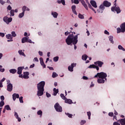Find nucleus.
<instances>
[{
    "instance_id": "30",
    "label": "nucleus",
    "mask_w": 125,
    "mask_h": 125,
    "mask_svg": "<svg viewBox=\"0 0 125 125\" xmlns=\"http://www.w3.org/2000/svg\"><path fill=\"white\" fill-rule=\"evenodd\" d=\"M4 109L6 110H7V111H11V108H10V106H9V105H6L4 107Z\"/></svg>"
},
{
    "instance_id": "10",
    "label": "nucleus",
    "mask_w": 125,
    "mask_h": 125,
    "mask_svg": "<svg viewBox=\"0 0 125 125\" xmlns=\"http://www.w3.org/2000/svg\"><path fill=\"white\" fill-rule=\"evenodd\" d=\"M13 89V85L12 83H9L7 85V90L8 91H9L10 92H11L12 91V90Z\"/></svg>"
},
{
    "instance_id": "53",
    "label": "nucleus",
    "mask_w": 125,
    "mask_h": 125,
    "mask_svg": "<svg viewBox=\"0 0 125 125\" xmlns=\"http://www.w3.org/2000/svg\"><path fill=\"white\" fill-rule=\"evenodd\" d=\"M104 34L105 35H107V36H109L110 35V33L107 30L104 31Z\"/></svg>"
},
{
    "instance_id": "55",
    "label": "nucleus",
    "mask_w": 125,
    "mask_h": 125,
    "mask_svg": "<svg viewBox=\"0 0 125 125\" xmlns=\"http://www.w3.org/2000/svg\"><path fill=\"white\" fill-rule=\"evenodd\" d=\"M0 3L3 5V4L5 3V2L3 1L2 0H0Z\"/></svg>"
},
{
    "instance_id": "2",
    "label": "nucleus",
    "mask_w": 125,
    "mask_h": 125,
    "mask_svg": "<svg viewBox=\"0 0 125 125\" xmlns=\"http://www.w3.org/2000/svg\"><path fill=\"white\" fill-rule=\"evenodd\" d=\"M44 85H45V82L42 81L37 84V95L38 96H42L43 95V92L44 91Z\"/></svg>"
},
{
    "instance_id": "52",
    "label": "nucleus",
    "mask_w": 125,
    "mask_h": 125,
    "mask_svg": "<svg viewBox=\"0 0 125 125\" xmlns=\"http://www.w3.org/2000/svg\"><path fill=\"white\" fill-rule=\"evenodd\" d=\"M74 3L75 4H79V3H80V2L79 1V0H74Z\"/></svg>"
},
{
    "instance_id": "23",
    "label": "nucleus",
    "mask_w": 125,
    "mask_h": 125,
    "mask_svg": "<svg viewBox=\"0 0 125 125\" xmlns=\"http://www.w3.org/2000/svg\"><path fill=\"white\" fill-rule=\"evenodd\" d=\"M118 122H119L121 125H125V119H122L119 120Z\"/></svg>"
},
{
    "instance_id": "39",
    "label": "nucleus",
    "mask_w": 125,
    "mask_h": 125,
    "mask_svg": "<svg viewBox=\"0 0 125 125\" xmlns=\"http://www.w3.org/2000/svg\"><path fill=\"white\" fill-rule=\"evenodd\" d=\"M96 64H90L89 66H88V68H89L90 69L91 68H93V69H95V67H96Z\"/></svg>"
},
{
    "instance_id": "20",
    "label": "nucleus",
    "mask_w": 125,
    "mask_h": 125,
    "mask_svg": "<svg viewBox=\"0 0 125 125\" xmlns=\"http://www.w3.org/2000/svg\"><path fill=\"white\" fill-rule=\"evenodd\" d=\"M29 37H23L22 39H21V42L22 43H25V42H28V38Z\"/></svg>"
},
{
    "instance_id": "32",
    "label": "nucleus",
    "mask_w": 125,
    "mask_h": 125,
    "mask_svg": "<svg viewBox=\"0 0 125 125\" xmlns=\"http://www.w3.org/2000/svg\"><path fill=\"white\" fill-rule=\"evenodd\" d=\"M87 59V56L86 55H83L82 56V60L84 61H86Z\"/></svg>"
},
{
    "instance_id": "26",
    "label": "nucleus",
    "mask_w": 125,
    "mask_h": 125,
    "mask_svg": "<svg viewBox=\"0 0 125 125\" xmlns=\"http://www.w3.org/2000/svg\"><path fill=\"white\" fill-rule=\"evenodd\" d=\"M57 3L59 4L62 3L63 5H65V0H57Z\"/></svg>"
},
{
    "instance_id": "51",
    "label": "nucleus",
    "mask_w": 125,
    "mask_h": 125,
    "mask_svg": "<svg viewBox=\"0 0 125 125\" xmlns=\"http://www.w3.org/2000/svg\"><path fill=\"white\" fill-rule=\"evenodd\" d=\"M71 32H68V31H66L64 33V35L65 36H68V35H71L70 34H71Z\"/></svg>"
},
{
    "instance_id": "17",
    "label": "nucleus",
    "mask_w": 125,
    "mask_h": 125,
    "mask_svg": "<svg viewBox=\"0 0 125 125\" xmlns=\"http://www.w3.org/2000/svg\"><path fill=\"white\" fill-rule=\"evenodd\" d=\"M12 96L14 101H15V100H16V98H19V94H18L14 93L13 94Z\"/></svg>"
},
{
    "instance_id": "8",
    "label": "nucleus",
    "mask_w": 125,
    "mask_h": 125,
    "mask_svg": "<svg viewBox=\"0 0 125 125\" xmlns=\"http://www.w3.org/2000/svg\"><path fill=\"white\" fill-rule=\"evenodd\" d=\"M116 11V12L118 14H119V13H121V8H119V6H117V4H115L114 7H111V11Z\"/></svg>"
},
{
    "instance_id": "64",
    "label": "nucleus",
    "mask_w": 125,
    "mask_h": 125,
    "mask_svg": "<svg viewBox=\"0 0 125 125\" xmlns=\"http://www.w3.org/2000/svg\"><path fill=\"white\" fill-rule=\"evenodd\" d=\"M4 71H5L4 68L0 69V72H1L2 73H3V72H4Z\"/></svg>"
},
{
    "instance_id": "49",
    "label": "nucleus",
    "mask_w": 125,
    "mask_h": 125,
    "mask_svg": "<svg viewBox=\"0 0 125 125\" xmlns=\"http://www.w3.org/2000/svg\"><path fill=\"white\" fill-rule=\"evenodd\" d=\"M108 116H109V117H114V113H113V112H109L108 113Z\"/></svg>"
},
{
    "instance_id": "1",
    "label": "nucleus",
    "mask_w": 125,
    "mask_h": 125,
    "mask_svg": "<svg viewBox=\"0 0 125 125\" xmlns=\"http://www.w3.org/2000/svg\"><path fill=\"white\" fill-rule=\"evenodd\" d=\"M78 36L79 34H77L74 36L73 32L70 35H69L66 39L65 40V42H66L68 45H71L72 43L74 45V49L76 50L77 49V45L76 44L78 43Z\"/></svg>"
},
{
    "instance_id": "6",
    "label": "nucleus",
    "mask_w": 125,
    "mask_h": 125,
    "mask_svg": "<svg viewBox=\"0 0 125 125\" xmlns=\"http://www.w3.org/2000/svg\"><path fill=\"white\" fill-rule=\"evenodd\" d=\"M54 108L56 111L57 112H59V113H61V112H62V106H61L59 103H57L55 104Z\"/></svg>"
},
{
    "instance_id": "3",
    "label": "nucleus",
    "mask_w": 125,
    "mask_h": 125,
    "mask_svg": "<svg viewBox=\"0 0 125 125\" xmlns=\"http://www.w3.org/2000/svg\"><path fill=\"white\" fill-rule=\"evenodd\" d=\"M105 7H109L111 6V3L107 0H105L103 2V4H101L99 6V9L97 10L98 13H103V11L105 9Z\"/></svg>"
},
{
    "instance_id": "19",
    "label": "nucleus",
    "mask_w": 125,
    "mask_h": 125,
    "mask_svg": "<svg viewBox=\"0 0 125 125\" xmlns=\"http://www.w3.org/2000/svg\"><path fill=\"white\" fill-rule=\"evenodd\" d=\"M23 70V68L21 66L19 67L18 68V72H17V74H18V75H21L22 74V70Z\"/></svg>"
},
{
    "instance_id": "44",
    "label": "nucleus",
    "mask_w": 125,
    "mask_h": 125,
    "mask_svg": "<svg viewBox=\"0 0 125 125\" xmlns=\"http://www.w3.org/2000/svg\"><path fill=\"white\" fill-rule=\"evenodd\" d=\"M65 114L68 117V118H72V117H73V115L69 113H65Z\"/></svg>"
},
{
    "instance_id": "28",
    "label": "nucleus",
    "mask_w": 125,
    "mask_h": 125,
    "mask_svg": "<svg viewBox=\"0 0 125 125\" xmlns=\"http://www.w3.org/2000/svg\"><path fill=\"white\" fill-rule=\"evenodd\" d=\"M6 39H7L8 40H12V36L11 35V34H8L6 35Z\"/></svg>"
},
{
    "instance_id": "18",
    "label": "nucleus",
    "mask_w": 125,
    "mask_h": 125,
    "mask_svg": "<svg viewBox=\"0 0 125 125\" xmlns=\"http://www.w3.org/2000/svg\"><path fill=\"white\" fill-rule=\"evenodd\" d=\"M71 8L73 13L75 14V15H78V13H77V11H76V5H72L71 7Z\"/></svg>"
},
{
    "instance_id": "43",
    "label": "nucleus",
    "mask_w": 125,
    "mask_h": 125,
    "mask_svg": "<svg viewBox=\"0 0 125 125\" xmlns=\"http://www.w3.org/2000/svg\"><path fill=\"white\" fill-rule=\"evenodd\" d=\"M4 105V102L3 101H1L0 102V107H3Z\"/></svg>"
},
{
    "instance_id": "27",
    "label": "nucleus",
    "mask_w": 125,
    "mask_h": 125,
    "mask_svg": "<svg viewBox=\"0 0 125 125\" xmlns=\"http://www.w3.org/2000/svg\"><path fill=\"white\" fill-rule=\"evenodd\" d=\"M10 73L11 74H15V73H17V70L15 69H11L9 70Z\"/></svg>"
},
{
    "instance_id": "14",
    "label": "nucleus",
    "mask_w": 125,
    "mask_h": 125,
    "mask_svg": "<svg viewBox=\"0 0 125 125\" xmlns=\"http://www.w3.org/2000/svg\"><path fill=\"white\" fill-rule=\"evenodd\" d=\"M105 81H106V80L103 78H99L97 80L98 83H105Z\"/></svg>"
},
{
    "instance_id": "7",
    "label": "nucleus",
    "mask_w": 125,
    "mask_h": 125,
    "mask_svg": "<svg viewBox=\"0 0 125 125\" xmlns=\"http://www.w3.org/2000/svg\"><path fill=\"white\" fill-rule=\"evenodd\" d=\"M3 21L6 24L8 25L12 21V18H8L7 16H5L3 18Z\"/></svg>"
},
{
    "instance_id": "33",
    "label": "nucleus",
    "mask_w": 125,
    "mask_h": 125,
    "mask_svg": "<svg viewBox=\"0 0 125 125\" xmlns=\"http://www.w3.org/2000/svg\"><path fill=\"white\" fill-rule=\"evenodd\" d=\"M25 14V12L24 11H22V12L21 13H20L19 15V18H22V17H23L24 16V14Z\"/></svg>"
},
{
    "instance_id": "57",
    "label": "nucleus",
    "mask_w": 125,
    "mask_h": 125,
    "mask_svg": "<svg viewBox=\"0 0 125 125\" xmlns=\"http://www.w3.org/2000/svg\"><path fill=\"white\" fill-rule=\"evenodd\" d=\"M12 8L11 7V6L10 5H8V7H7L8 10H11Z\"/></svg>"
},
{
    "instance_id": "48",
    "label": "nucleus",
    "mask_w": 125,
    "mask_h": 125,
    "mask_svg": "<svg viewBox=\"0 0 125 125\" xmlns=\"http://www.w3.org/2000/svg\"><path fill=\"white\" fill-rule=\"evenodd\" d=\"M11 34H12V37H16V34H15V32L12 31L11 32Z\"/></svg>"
},
{
    "instance_id": "11",
    "label": "nucleus",
    "mask_w": 125,
    "mask_h": 125,
    "mask_svg": "<svg viewBox=\"0 0 125 125\" xmlns=\"http://www.w3.org/2000/svg\"><path fill=\"white\" fill-rule=\"evenodd\" d=\"M85 1H86V3H87V4H88V6L89 8H90V9H92V10H93V11H94V13H96V11H95V10H94V8H93L92 7V6H91V4H90V3H89L88 0H85Z\"/></svg>"
},
{
    "instance_id": "54",
    "label": "nucleus",
    "mask_w": 125,
    "mask_h": 125,
    "mask_svg": "<svg viewBox=\"0 0 125 125\" xmlns=\"http://www.w3.org/2000/svg\"><path fill=\"white\" fill-rule=\"evenodd\" d=\"M5 35L3 33L0 32V37H2V38H3Z\"/></svg>"
},
{
    "instance_id": "45",
    "label": "nucleus",
    "mask_w": 125,
    "mask_h": 125,
    "mask_svg": "<svg viewBox=\"0 0 125 125\" xmlns=\"http://www.w3.org/2000/svg\"><path fill=\"white\" fill-rule=\"evenodd\" d=\"M19 100L20 103H24V101H23V97H20Z\"/></svg>"
},
{
    "instance_id": "22",
    "label": "nucleus",
    "mask_w": 125,
    "mask_h": 125,
    "mask_svg": "<svg viewBox=\"0 0 125 125\" xmlns=\"http://www.w3.org/2000/svg\"><path fill=\"white\" fill-rule=\"evenodd\" d=\"M65 103H67L68 104H73V101L71 99H65L64 101Z\"/></svg>"
},
{
    "instance_id": "42",
    "label": "nucleus",
    "mask_w": 125,
    "mask_h": 125,
    "mask_svg": "<svg viewBox=\"0 0 125 125\" xmlns=\"http://www.w3.org/2000/svg\"><path fill=\"white\" fill-rule=\"evenodd\" d=\"M87 114L88 117V119L90 120V116H91V112H90V111L87 112Z\"/></svg>"
},
{
    "instance_id": "34",
    "label": "nucleus",
    "mask_w": 125,
    "mask_h": 125,
    "mask_svg": "<svg viewBox=\"0 0 125 125\" xmlns=\"http://www.w3.org/2000/svg\"><path fill=\"white\" fill-rule=\"evenodd\" d=\"M118 49L120 50H123V51H125V49L121 45H118Z\"/></svg>"
},
{
    "instance_id": "15",
    "label": "nucleus",
    "mask_w": 125,
    "mask_h": 125,
    "mask_svg": "<svg viewBox=\"0 0 125 125\" xmlns=\"http://www.w3.org/2000/svg\"><path fill=\"white\" fill-rule=\"evenodd\" d=\"M40 60L42 66L43 68H45L46 67V65H45V64H44L42 58H40Z\"/></svg>"
},
{
    "instance_id": "62",
    "label": "nucleus",
    "mask_w": 125,
    "mask_h": 125,
    "mask_svg": "<svg viewBox=\"0 0 125 125\" xmlns=\"http://www.w3.org/2000/svg\"><path fill=\"white\" fill-rule=\"evenodd\" d=\"M0 99H1V100H2V101H3V100H4V96H0Z\"/></svg>"
},
{
    "instance_id": "21",
    "label": "nucleus",
    "mask_w": 125,
    "mask_h": 125,
    "mask_svg": "<svg viewBox=\"0 0 125 125\" xmlns=\"http://www.w3.org/2000/svg\"><path fill=\"white\" fill-rule=\"evenodd\" d=\"M53 95H54V96H56V95H57V93H58V92H59V90H58V89H56L55 88H54L53 89Z\"/></svg>"
},
{
    "instance_id": "37",
    "label": "nucleus",
    "mask_w": 125,
    "mask_h": 125,
    "mask_svg": "<svg viewBox=\"0 0 125 125\" xmlns=\"http://www.w3.org/2000/svg\"><path fill=\"white\" fill-rule=\"evenodd\" d=\"M37 114L39 115L40 117H42V111L41 110H39L37 112Z\"/></svg>"
},
{
    "instance_id": "46",
    "label": "nucleus",
    "mask_w": 125,
    "mask_h": 125,
    "mask_svg": "<svg viewBox=\"0 0 125 125\" xmlns=\"http://www.w3.org/2000/svg\"><path fill=\"white\" fill-rule=\"evenodd\" d=\"M10 15H11V16H14V10H11Z\"/></svg>"
},
{
    "instance_id": "16",
    "label": "nucleus",
    "mask_w": 125,
    "mask_h": 125,
    "mask_svg": "<svg viewBox=\"0 0 125 125\" xmlns=\"http://www.w3.org/2000/svg\"><path fill=\"white\" fill-rule=\"evenodd\" d=\"M29 73L28 72H25L23 73V79H29Z\"/></svg>"
},
{
    "instance_id": "56",
    "label": "nucleus",
    "mask_w": 125,
    "mask_h": 125,
    "mask_svg": "<svg viewBox=\"0 0 125 125\" xmlns=\"http://www.w3.org/2000/svg\"><path fill=\"white\" fill-rule=\"evenodd\" d=\"M46 95L47 97H48V98H49V97H50V96H51L50 94H49L47 92L46 93Z\"/></svg>"
},
{
    "instance_id": "63",
    "label": "nucleus",
    "mask_w": 125,
    "mask_h": 125,
    "mask_svg": "<svg viewBox=\"0 0 125 125\" xmlns=\"http://www.w3.org/2000/svg\"><path fill=\"white\" fill-rule=\"evenodd\" d=\"M83 80H88V78L86 76H83Z\"/></svg>"
},
{
    "instance_id": "12",
    "label": "nucleus",
    "mask_w": 125,
    "mask_h": 125,
    "mask_svg": "<svg viewBox=\"0 0 125 125\" xmlns=\"http://www.w3.org/2000/svg\"><path fill=\"white\" fill-rule=\"evenodd\" d=\"M80 1H81L82 5L86 9V10H88V7H87V5L86 3H85V2L84 1V0H79Z\"/></svg>"
},
{
    "instance_id": "31",
    "label": "nucleus",
    "mask_w": 125,
    "mask_h": 125,
    "mask_svg": "<svg viewBox=\"0 0 125 125\" xmlns=\"http://www.w3.org/2000/svg\"><path fill=\"white\" fill-rule=\"evenodd\" d=\"M68 69V71H70V72H73V71H74V67H73L72 65H69Z\"/></svg>"
},
{
    "instance_id": "60",
    "label": "nucleus",
    "mask_w": 125,
    "mask_h": 125,
    "mask_svg": "<svg viewBox=\"0 0 125 125\" xmlns=\"http://www.w3.org/2000/svg\"><path fill=\"white\" fill-rule=\"evenodd\" d=\"M34 61H36V62H39V59H38V58H35L34 59Z\"/></svg>"
},
{
    "instance_id": "24",
    "label": "nucleus",
    "mask_w": 125,
    "mask_h": 125,
    "mask_svg": "<svg viewBox=\"0 0 125 125\" xmlns=\"http://www.w3.org/2000/svg\"><path fill=\"white\" fill-rule=\"evenodd\" d=\"M52 15L53 16L54 18H57L58 13H57L56 12H52Z\"/></svg>"
},
{
    "instance_id": "29",
    "label": "nucleus",
    "mask_w": 125,
    "mask_h": 125,
    "mask_svg": "<svg viewBox=\"0 0 125 125\" xmlns=\"http://www.w3.org/2000/svg\"><path fill=\"white\" fill-rule=\"evenodd\" d=\"M19 53L20 55H22V56H24V57H26V55L22 51V50L19 51Z\"/></svg>"
},
{
    "instance_id": "40",
    "label": "nucleus",
    "mask_w": 125,
    "mask_h": 125,
    "mask_svg": "<svg viewBox=\"0 0 125 125\" xmlns=\"http://www.w3.org/2000/svg\"><path fill=\"white\" fill-rule=\"evenodd\" d=\"M59 59V57L57 56L54 58L53 60L54 62H57L58 61V60Z\"/></svg>"
},
{
    "instance_id": "35",
    "label": "nucleus",
    "mask_w": 125,
    "mask_h": 125,
    "mask_svg": "<svg viewBox=\"0 0 125 125\" xmlns=\"http://www.w3.org/2000/svg\"><path fill=\"white\" fill-rule=\"evenodd\" d=\"M109 40L111 43H114V41H113V36H110L109 37Z\"/></svg>"
},
{
    "instance_id": "61",
    "label": "nucleus",
    "mask_w": 125,
    "mask_h": 125,
    "mask_svg": "<svg viewBox=\"0 0 125 125\" xmlns=\"http://www.w3.org/2000/svg\"><path fill=\"white\" fill-rule=\"evenodd\" d=\"M71 66H72V67L74 68V67H76V66H77V63H72Z\"/></svg>"
},
{
    "instance_id": "38",
    "label": "nucleus",
    "mask_w": 125,
    "mask_h": 125,
    "mask_svg": "<svg viewBox=\"0 0 125 125\" xmlns=\"http://www.w3.org/2000/svg\"><path fill=\"white\" fill-rule=\"evenodd\" d=\"M60 96L63 100H66V99H67V98H66L63 94H61Z\"/></svg>"
},
{
    "instance_id": "41",
    "label": "nucleus",
    "mask_w": 125,
    "mask_h": 125,
    "mask_svg": "<svg viewBox=\"0 0 125 125\" xmlns=\"http://www.w3.org/2000/svg\"><path fill=\"white\" fill-rule=\"evenodd\" d=\"M79 18H80V19H84V17L83 16V15L79 14Z\"/></svg>"
},
{
    "instance_id": "59",
    "label": "nucleus",
    "mask_w": 125,
    "mask_h": 125,
    "mask_svg": "<svg viewBox=\"0 0 125 125\" xmlns=\"http://www.w3.org/2000/svg\"><path fill=\"white\" fill-rule=\"evenodd\" d=\"M113 125H120V123H119L117 122H115L113 123Z\"/></svg>"
},
{
    "instance_id": "50",
    "label": "nucleus",
    "mask_w": 125,
    "mask_h": 125,
    "mask_svg": "<svg viewBox=\"0 0 125 125\" xmlns=\"http://www.w3.org/2000/svg\"><path fill=\"white\" fill-rule=\"evenodd\" d=\"M14 116L16 119L19 117V115H18V113H17V112H15Z\"/></svg>"
},
{
    "instance_id": "47",
    "label": "nucleus",
    "mask_w": 125,
    "mask_h": 125,
    "mask_svg": "<svg viewBox=\"0 0 125 125\" xmlns=\"http://www.w3.org/2000/svg\"><path fill=\"white\" fill-rule=\"evenodd\" d=\"M85 123H86V121H85V120H82L81 122V125H84V124H85Z\"/></svg>"
},
{
    "instance_id": "58",
    "label": "nucleus",
    "mask_w": 125,
    "mask_h": 125,
    "mask_svg": "<svg viewBox=\"0 0 125 125\" xmlns=\"http://www.w3.org/2000/svg\"><path fill=\"white\" fill-rule=\"evenodd\" d=\"M39 55H40V56H42V55H43L42 52L41 51H39Z\"/></svg>"
},
{
    "instance_id": "25",
    "label": "nucleus",
    "mask_w": 125,
    "mask_h": 125,
    "mask_svg": "<svg viewBox=\"0 0 125 125\" xmlns=\"http://www.w3.org/2000/svg\"><path fill=\"white\" fill-rule=\"evenodd\" d=\"M22 11H24L25 12V11H26V10L27 11H30V9H29L28 7H27L26 6H24L22 8Z\"/></svg>"
},
{
    "instance_id": "13",
    "label": "nucleus",
    "mask_w": 125,
    "mask_h": 125,
    "mask_svg": "<svg viewBox=\"0 0 125 125\" xmlns=\"http://www.w3.org/2000/svg\"><path fill=\"white\" fill-rule=\"evenodd\" d=\"M90 3L93 7H94L95 8H97V5L96 4V2L93 0H91L90 1Z\"/></svg>"
},
{
    "instance_id": "36",
    "label": "nucleus",
    "mask_w": 125,
    "mask_h": 125,
    "mask_svg": "<svg viewBox=\"0 0 125 125\" xmlns=\"http://www.w3.org/2000/svg\"><path fill=\"white\" fill-rule=\"evenodd\" d=\"M52 78H56V77H58V74L56 73V72H53L52 75Z\"/></svg>"
},
{
    "instance_id": "5",
    "label": "nucleus",
    "mask_w": 125,
    "mask_h": 125,
    "mask_svg": "<svg viewBox=\"0 0 125 125\" xmlns=\"http://www.w3.org/2000/svg\"><path fill=\"white\" fill-rule=\"evenodd\" d=\"M117 34L119 33H125V22L123 23L120 25V28L118 27L117 28Z\"/></svg>"
},
{
    "instance_id": "9",
    "label": "nucleus",
    "mask_w": 125,
    "mask_h": 125,
    "mask_svg": "<svg viewBox=\"0 0 125 125\" xmlns=\"http://www.w3.org/2000/svg\"><path fill=\"white\" fill-rule=\"evenodd\" d=\"M94 63L96 66H98V67H99L100 68H101V67H102V66H103L104 64V62L100 61H98L96 62H94Z\"/></svg>"
},
{
    "instance_id": "4",
    "label": "nucleus",
    "mask_w": 125,
    "mask_h": 125,
    "mask_svg": "<svg viewBox=\"0 0 125 125\" xmlns=\"http://www.w3.org/2000/svg\"><path fill=\"white\" fill-rule=\"evenodd\" d=\"M99 78V79H105V82L107 81V74L106 73L102 72L98 73L95 76L94 78Z\"/></svg>"
}]
</instances>
